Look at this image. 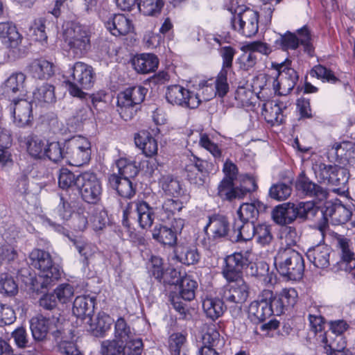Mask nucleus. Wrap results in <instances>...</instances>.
<instances>
[{
  "label": "nucleus",
  "mask_w": 355,
  "mask_h": 355,
  "mask_svg": "<svg viewBox=\"0 0 355 355\" xmlns=\"http://www.w3.org/2000/svg\"><path fill=\"white\" fill-rule=\"evenodd\" d=\"M331 150L334 151L338 163L352 166L355 164V144L344 141L333 146Z\"/></svg>",
  "instance_id": "28"
},
{
  "label": "nucleus",
  "mask_w": 355,
  "mask_h": 355,
  "mask_svg": "<svg viewBox=\"0 0 355 355\" xmlns=\"http://www.w3.org/2000/svg\"><path fill=\"white\" fill-rule=\"evenodd\" d=\"M135 142L146 157H152L157 153V140L148 130H143L137 133L135 135Z\"/></svg>",
  "instance_id": "27"
},
{
  "label": "nucleus",
  "mask_w": 355,
  "mask_h": 355,
  "mask_svg": "<svg viewBox=\"0 0 355 355\" xmlns=\"http://www.w3.org/2000/svg\"><path fill=\"white\" fill-rule=\"evenodd\" d=\"M320 214L322 218L318 225L320 231L322 232L327 230L329 223L339 225L348 222L352 215V209L336 199L334 202H327L321 208Z\"/></svg>",
  "instance_id": "7"
},
{
  "label": "nucleus",
  "mask_w": 355,
  "mask_h": 355,
  "mask_svg": "<svg viewBox=\"0 0 355 355\" xmlns=\"http://www.w3.org/2000/svg\"><path fill=\"white\" fill-rule=\"evenodd\" d=\"M125 345H122V355H141L143 352V343L139 338L130 339L124 341Z\"/></svg>",
  "instance_id": "61"
},
{
  "label": "nucleus",
  "mask_w": 355,
  "mask_h": 355,
  "mask_svg": "<svg viewBox=\"0 0 355 355\" xmlns=\"http://www.w3.org/2000/svg\"><path fill=\"white\" fill-rule=\"evenodd\" d=\"M255 96L252 91L245 87H239L235 94V99L244 107H249L254 104Z\"/></svg>",
  "instance_id": "63"
},
{
  "label": "nucleus",
  "mask_w": 355,
  "mask_h": 355,
  "mask_svg": "<svg viewBox=\"0 0 355 355\" xmlns=\"http://www.w3.org/2000/svg\"><path fill=\"white\" fill-rule=\"evenodd\" d=\"M27 151L34 158H42L45 150L44 141L38 136L30 135L25 138Z\"/></svg>",
  "instance_id": "41"
},
{
  "label": "nucleus",
  "mask_w": 355,
  "mask_h": 355,
  "mask_svg": "<svg viewBox=\"0 0 355 355\" xmlns=\"http://www.w3.org/2000/svg\"><path fill=\"white\" fill-rule=\"evenodd\" d=\"M64 143L51 142L45 148L44 155H46L51 161L58 163L64 159H67Z\"/></svg>",
  "instance_id": "48"
},
{
  "label": "nucleus",
  "mask_w": 355,
  "mask_h": 355,
  "mask_svg": "<svg viewBox=\"0 0 355 355\" xmlns=\"http://www.w3.org/2000/svg\"><path fill=\"white\" fill-rule=\"evenodd\" d=\"M12 102L10 110L13 113L15 123L19 127L29 125L33 119L32 103L24 97Z\"/></svg>",
  "instance_id": "16"
},
{
  "label": "nucleus",
  "mask_w": 355,
  "mask_h": 355,
  "mask_svg": "<svg viewBox=\"0 0 355 355\" xmlns=\"http://www.w3.org/2000/svg\"><path fill=\"white\" fill-rule=\"evenodd\" d=\"M52 62L44 59H36L31 62L28 67L30 74L37 79H48L54 74Z\"/></svg>",
  "instance_id": "31"
},
{
  "label": "nucleus",
  "mask_w": 355,
  "mask_h": 355,
  "mask_svg": "<svg viewBox=\"0 0 355 355\" xmlns=\"http://www.w3.org/2000/svg\"><path fill=\"white\" fill-rule=\"evenodd\" d=\"M254 238L257 243L261 246L269 245L274 239L272 234V227L266 223L257 225L256 234H254Z\"/></svg>",
  "instance_id": "53"
},
{
  "label": "nucleus",
  "mask_w": 355,
  "mask_h": 355,
  "mask_svg": "<svg viewBox=\"0 0 355 355\" xmlns=\"http://www.w3.org/2000/svg\"><path fill=\"white\" fill-rule=\"evenodd\" d=\"M113 322L114 320L110 315L105 313H100L94 322L92 320L88 323L89 324V331L95 337H103L110 331Z\"/></svg>",
  "instance_id": "34"
},
{
  "label": "nucleus",
  "mask_w": 355,
  "mask_h": 355,
  "mask_svg": "<svg viewBox=\"0 0 355 355\" xmlns=\"http://www.w3.org/2000/svg\"><path fill=\"white\" fill-rule=\"evenodd\" d=\"M300 42V37H297L295 33L287 31L284 35H280L279 38L276 40L275 45L283 51L295 50Z\"/></svg>",
  "instance_id": "47"
},
{
  "label": "nucleus",
  "mask_w": 355,
  "mask_h": 355,
  "mask_svg": "<svg viewBox=\"0 0 355 355\" xmlns=\"http://www.w3.org/2000/svg\"><path fill=\"white\" fill-rule=\"evenodd\" d=\"M186 342V337L181 333L171 334L168 339L169 349L172 355H180V351Z\"/></svg>",
  "instance_id": "64"
},
{
  "label": "nucleus",
  "mask_w": 355,
  "mask_h": 355,
  "mask_svg": "<svg viewBox=\"0 0 355 355\" xmlns=\"http://www.w3.org/2000/svg\"><path fill=\"white\" fill-rule=\"evenodd\" d=\"M308 259L318 268H327L332 261L335 253L325 244H318L309 248L306 253Z\"/></svg>",
  "instance_id": "17"
},
{
  "label": "nucleus",
  "mask_w": 355,
  "mask_h": 355,
  "mask_svg": "<svg viewBox=\"0 0 355 355\" xmlns=\"http://www.w3.org/2000/svg\"><path fill=\"white\" fill-rule=\"evenodd\" d=\"M207 234L210 232L214 239L225 238L230 231V222L222 214H213L209 216L208 223L204 229Z\"/></svg>",
  "instance_id": "21"
},
{
  "label": "nucleus",
  "mask_w": 355,
  "mask_h": 355,
  "mask_svg": "<svg viewBox=\"0 0 355 355\" xmlns=\"http://www.w3.org/2000/svg\"><path fill=\"white\" fill-rule=\"evenodd\" d=\"M64 146L67 159L72 166H83L87 164L91 159V143L85 137L73 136L64 141Z\"/></svg>",
  "instance_id": "6"
},
{
  "label": "nucleus",
  "mask_w": 355,
  "mask_h": 355,
  "mask_svg": "<svg viewBox=\"0 0 355 355\" xmlns=\"http://www.w3.org/2000/svg\"><path fill=\"white\" fill-rule=\"evenodd\" d=\"M33 96L39 102L52 103L55 101L54 87L50 84H43L33 92Z\"/></svg>",
  "instance_id": "51"
},
{
  "label": "nucleus",
  "mask_w": 355,
  "mask_h": 355,
  "mask_svg": "<svg viewBox=\"0 0 355 355\" xmlns=\"http://www.w3.org/2000/svg\"><path fill=\"white\" fill-rule=\"evenodd\" d=\"M71 80L67 81L70 94L78 98H85L87 93L82 89L92 88L95 83L96 73L92 66L76 62L70 69Z\"/></svg>",
  "instance_id": "4"
},
{
  "label": "nucleus",
  "mask_w": 355,
  "mask_h": 355,
  "mask_svg": "<svg viewBox=\"0 0 355 355\" xmlns=\"http://www.w3.org/2000/svg\"><path fill=\"white\" fill-rule=\"evenodd\" d=\"M0 38L2 43L9 49L10 58L16 60L24 55V51L21 46L23 37L12 23H0Z\"/></svg>",
  "instance_id": "10"
},
{
  "label": "nucleus",
  "mask_w": 355,
  "mask_h": 355,
  "mask_svg": "<svg viewBox=\"0 0 355 355\" xmlns=\"http://www.w3.org/2000/svg\"><path fill=\"white\" fill-rule=\"evenodd\" d=\"M333 173L328 185L338 187V189H343L349 178V171L340 166L333 164Z\"/></svg>",
  "instance_id": "45"
},
{
  "label": "nucleus",
  "mask_w": 355,
  "mask_h": 355,
  "mask_svg": "<svg viewBox=\"0 0 355 355\" xmlns=\"http://www.w3.org/2000/svg\"><path fill=\"white\" fill-rule=\"evenodd\" d=\"M237 187L239 198L243 199L247 194L256 191L257 184L252 177L246 174L242 176L241 183Z\"/></svg>",
  "instance_id": "60"
},
{
  "label": "nucleus",
  "mask_w": 355,
  "mask_h": 355,
  "mask_svg": "<svg viewBox=\"0 0 355 355\" xmlns=\"http://www.w3.org/2000/svg\"><path fill=\"white\" fill-rule=\"evenodd\" d=\"M164 6L162 0H139L137 8L146 16H153L159 13Z\"/></svg>",
  "instance_id": "50"
},
{
  "label": "nucleus",
  "mask_w": 355,
  "mask_h": 355,
  "mask_svg": "<svg viewBox=\"0 0 355 355\" xmlns=\"http://www.w3.org/2000/svg\"><path fill=\"white\" fill-rule=\"evenodd\" d=\"M178 286L180 298L185 301H191L195 297L197 282L191 279L190 277H183Z\"/></svg>",
  "instance_id": "42"
},
{
  "label": "nucleus",
  "mask_w": 355,
  "mask_h": 355,
  "mask_svg": "<svg viewBox=\"0 0 355 355\" xmlns=\"http://www.w3.org/2000/svg\"><path fill=\"white\" fill-rule=\"evenodd\" d=\"M55 320L58 321L59 318L54 316L46 318L42 315L33 318L30 321V328L34 340L37 341L44 340L48 333L53 329V324Z\"/></svg>",
  "instance_id": "19"
},
{
  "label": "nucleus",
  "mask_w": 355,
  "mask_h": 355,
  "mask_svg": "<svg viewBox=\"0 0 355 355\" xmlns=\"http://www.w3.org/2000/svg\"><path fill=\"white\" fill-rule=\"evenodd\" d=\"M274 264L279 275L288 280L298 281L303 277L304 259L293 248H279L275 257Z\"/></svg>",
  "instance_id": "1"
},
{
  "label": "nucleus",
  "mask_w": 355,
  "mask_h": 355,
  "mask_svg": "<svg viewBox=\"0 0 355 355\" xmlns=\"http://www.w3.org/2000/svg\"><path fill=\"white\" fill-rule=\"evenodd\" d=\"M79 175H76L67 168H62L58 175L59 187L64 190H68L74 187L78 189V179Z\"/></svg>",
  "instance_id": "49"
},
{
  "label": "nucleus",
  "mask_w": 355,
  "mask_h": 355,
  "mask_svg": "<svg viewBox=\"0 0 355 355\" xmlns=\"http://www.w3.org/2000/svg\"><path fill=\"white\" fill-rule=\"evenodd\" d=\"M217 189V194L223 200L232 201L234 199H240L237 185L230 178H223Z\"/></svg>",
  "instance_id": "37"
},
{
  "label": "nucleus",
  "mask_w": 355,
  "mask_h": 355,
  "mask_svg": "<svg viewBox=\"0 0 355 355\" xmlns=\"http://www.w3.org/2000/svg\"><path fill=\"white\" fill-rule=\"evenodd\" d=\"M109 184L118 194L125 198H131L135 194V188L130 179L123 178L116 173L109 176Z\"/></svg>",
  "instance_id": "30"
},
{
  "label": "nucleus",
  "mask_w": 355,
  "mask_h": 355,
  "mask_svg": "<svg viewBox=\"0 0 355 355\" xmlns=\"http://www.w3.org/2000/svg\"><path fill=\"white\" fill-rule=\"evenodd\" d=\"M227 282V284L222 288L221 297L227 303L237 304L241 310L242 304L249 297V285L243 279Z\"/></svg>",
  "instance_id": "12"
},
{
  "label": "nucleus",
  "mask_w": 355,
  "mask_h": 355,
  "mask_svg": "<svg viewBox=\"0 0 355 355\" xmlns=\"http://www.w3.org/2000/svg\"><path fill=\"white\" fill-rule=\"evenodd\" d=\"M297 293L293 288H284L275 296H272L275 313L277 315L283 314L286 311L293 308L297 302Z\"/></svg>",
  "instance_id": "20"
},
{
  "label": "nucleus",
  "mask_w": 355,
  "mask_h": 355,
  "mask_svg": "<svg viewBox=\"0 0 355 355\" xmlns=\"http://www.w3.org/2000/svg\"><path fill=\"white\" fill-rule=\"evenodd\" d=\"M292 189L290 185L283 182L272 184L269 189V196L278 201L287 199L291 194Z\"/></svg>",
  "instance_id": "56"
},
{
  "label": "nucleus",
  "mask_w": 355,
  "mask_h": 355,
  "mask_svg": "<svg viewBox=\"0 0 355 355\" xmlns=\"http://www.w3.org/2000/svg\"><path fill=\"white\" fill-rule=\"evenodd\" d=\"M159 184L164 193L173 197H179L184 193L180 182L172 175H162Z\"/></svg>",
  "instance_id": "39"
},
{
  "label": "nucleus",
  "mask_w": 355,
  "mask_h": 355,
  "mask_svg": "<svg viewBox=\"0 0 355 355\" xmlns=\"http://www.w3.org/2000/svg\"><path fill=\"white\" fill-rule=\"evenodd\" d=\"M146 268L150 276L154 277L158 282H162L164 273L162 258L157 256H151Z\"/></svg>",
  "instance_id": "55"
},
{
  "label": "nucleus",
  "mask_w": 355,
  "mask_h": 355,
  "mask_svg": "<svg viewBox=\"0 0 355 355\" xmlns=\"http://www.w3.org/2000/svg\"><path fill=\"white\" fill-rule=\"evenodd\" d=\"M3 237L5 243H0V261L10 262L17 257L13 243L19 237V232L10 228L4 233Z\"/></svg>",
  "instance_id": "25"
},
{
  "label": "nucleus",
  "mask_w": 355,
  "mask_h": 355,
  "mask_svg": "<svg viewBox=\"0 0 355 355\" xmlns=\"http://www.w3.org/2000/svg\"><path fill=\"white\" fill-rule=\"evenodd\" d=\"M295 186L301 194L319 200L325 199L328 195L325 189L311 181L303 172L297 177Z\"/></svg>",
  "instance_id": "18"
},
{
  "label": "nucleus",
  "mask_w": 355,
  "mask_h": 355,
  "mask_svg": "<svg viewBox=\"0 0 355 355\" xmlns=\"http://www.w3.org/2000/svg\"><path fill=\"white\" fill-rule=\"evenodd\" d=\"M295 205L297 219L302 221L312 220L321 211V209L311 201L295 203Z\"/></svg>",
  "instance_id": "38"
},
{
  "label": "nucleus",
  "mask_w": 355,
  "mask_h": 355,
  "mask_svg": "<svg viewBox=\"0 0 355 355\" xmlns=\"http://www.w3.org/2000/svg\"><path fill=\"white\" fill-rule=\"evenodd\" d=\"M159 210V207L150 206L144 200L130 202L123 211L122 224L125 227L129 228V219H132L136 220L142 229L149 228L152 226L155 215Z\"/></svg>",
  "instance_id": "5"
},
{
  "label": "nucleus",
  "mask_w": 355,
  "mask_h": 355,
  "mask_svg": "<svg viewBox=\"0 0 355 355\" xmlns=\"http://www.w3.org/2000/svg\"><path fill=\"white\" fill-rule=\"evenodd\" d=\"M272 296V291L264 290L257 300L251 302L248 309V316L252 322L261 323L272 315H275Z\"/></svg>",
  "instance_id": "11"
},
{
  "label": "nucleus",
  "mask_w": 355,
  "mask_h": 355,
  "mask_svg": "<svg viewBox=\"0 0 355 355\" xmlns=\"http://www.w3.org/2000/svg\"><path fill=\"white\" fill-rule=\"evenodd\" d=\"M283 104L268 103L264 105L265 117L268 122L281 124L284 122Z\"/></svg>",
  "instance_id": "44"
},
{
  "label": "nucleus",
  "mask_w": 355,
  "mask_h": 355,
  "mask_svg": "<svg viewBox=\"0 0 355 355\" xmlns=\"http://www.w3.org/2000/svg\"><path fill=\"white\" fill-rule=\"evenodd\" d=\"M30 264L41 272L42 288H48L61 277L62 270L55 264L49 252L35 248L29 254Z\"/></svg>",
  "instance_id": "3"
},
{
  "label": "nucleus",
  "mask_w": 355,
  "mask_h": 355,
  "mask_svg": "<svg viewBox=\"0 0 355 355\" xmlns=\"http://www.w3.org/2000/svg\"><path fill=\"white\" fill-rule=\"evenodd\" d=\"M91 34L89 30L81 25L76 24L65 33V42L69 53L75 58L85 55L91 49Z\"/></svg>",
  "instance_id": "8"
},
{
  "label": "nucleus",
  "mask_w": 355,
  "mask_h": 355,
  "mask_svg": "<svg viewBox=\"0 0 355 355\" xmlns=\"http://www.w3.org/2000/svg\"><path fill=\"white\" fill-rule=\"evenodd\" d=\"M224 262L221 273L226 281L243 279V270L249 264L246 253L244 254L241 252H234L227 256Z\"/></svg>",
  "instance_id": "14"
},
{
  "label": "nucleus",
  "mask_w": 355,
  "mask_h": 355,
  "mask_svg": "<svg viewBox=\"0 0 355 355\" xmlns=\"http://www.w3.org/2000/svg\"><path fill=\"white\" fill-rule=\"evenodd\" d=\"M148 89L141 85H135L126 88L117 95V111L125 121L131 120L140 108V104L144 101Z\"/></svg>",
  "instance_id": "2"
},
{
  "label": "nucleus",
  "mask_w": 355,
  "mask_h": 355,
  "mask_svg": "<svg viewBox=\"0 0 355 355\" xmlns=\"http://www.w3.org/2000/svg\"><path fill=\"white\" fill-rule=\"evenodd\" d=\"M134 69L140 73H148L155 71L158 67L159 60L153 53H141L132 59Z\"/></svg>",
  "instance_id": "29"
},
{
  "label": "nucleus",
  "mask_w": 355,
  "mask_h": 355,
  "mask_svg": "<svg viewBox=\"0 0 355 355\" xmlns=\"http://www.w3.org/2000/svg\"><path fill=\"white\" fill-rule=\"evenodd\" d=\"M237 215L240 221L256 222L259 217L252 203H243L237 211Z\"/></svg>",
  "instance_id": "57"
},
{
  "label": "nucleus",
  "mask_w": 355,
  "mask_h": 355,
  "mask_svg": "<svg viewBox=\"0 0 355 355\" xmlns=\"http://www.w3.org/2000/svg\"><path fill=\"white\" fill-rule=\"evenodd\" d=\"M94 309V299L89 296L82 295L76 297L72 311L78 318L86 320V323L92 321V315Z\"/></svg>",
  "instance_id": "23"
},
{
  "label": "nucleus",
  "mask_w": 355,
  "mask_h": 355,
  "mask_svg": "<svg viewBox=\"0 0 355 355\" xmlns=\"http://www.w3.org/2000/svg\"><path fill=\"white\" fill-rule=\"evenodd\" d=\"M153 238L164 245L173 247L177 244V235L168 225H156L153 230Z\"/></svg>",
  "instance_id": "36"
},
{
  "label": "nucleus",
  "mask_w": 355,
  "mask_h": 355,
  "mask_svg": "<svg viewBox=\"0 0 355 355\" xmlns=\"http://www.w3.org/2000/svg\"><path fill=\"white\" fill-rule=\"evenodd\" d=\"M241 225L237 227V235L235 241H250L252 239L256 234L257 225L255 222L241 221Z\"/></svg>",
  "instance_id": "54"
},
{
  "label": "nucleus",
  "mask_w": 355,
  "mask_h": 355,
  "mask_svg": "<svg viewBox=\"0 0 355 355\" xmlns=\"http://www.w3.org/2000/svg\"><path fill=\"white\" fill-rule=\"evenodd\" d=\"M116 338L113 340H105L101 343V354L102 355H118L121 354L122 350V343L119 344Z\"/></svg>",
  "instance_id": "62"
},
{
  "label": "nucleus",
  "mask_w": 355,
  "mask_h": 355,
  "mask_svg": "<svg viewBox=\"0 0 355 355\" xmlns=\"http://www.w3.org/2000/svg\"><path fill=\"white\" fill-rule=\"evenodd\" d=\"M300 237L295 227L291 226H285L282 236V244H284L285 247H281L280 248H292V247L297 245L300 241Z\"/></svg>",
  "instance_id": "59"
},
{
  "label": "nucleus",
  "mask_w": 355,
  "mask_h": 355,
  "mask_svg": "<svg viewBox=\"0 0 355 355\" xmlns=\"http://www.w3.org/2000/svg\"><path fill=\"white\" fill-rule=\"evenodd\" d=\"M78 189L83 200L89 204H95L101 199L102 184L96 173L86 171L79 174Z\"/></svg>",
  "instance_id": "9"
},
{
  "label": "nucleus",
  "mask_w": 355,
  "mask_h": 355,
  "mask_svg": "<svg viewBox=\"0 0 355 355\" xmlns=\"http://www.w3.org/2000/svg\"><path fill=\"white\" fill-rule=\"evenodd\" d=\"M175 257L180 263L189 266L197 263L200 255L196 246L180 245L175 248Z\"/></svg>",
  "instance_id": "33"
},
{
  "label": "nucleus",
  "mask_w": 355,
  "mask_h": 355,
  "mask_svg": "<svg viewBox=\"0 0 355 355\" xmlns=\"http://www.w3.org/2000/svg\"><path fill=\"white\" fill-rule=\"evenodd\" d=\"M352 243L346 237L338 239V246L340 250V260L336 263L338 269L351 270L355 268V254L352 250Z\"/></svg>",
  "instance_id": "22"
},
{
  "label": "nucleus",
  "mask_w": 355,
  "mask_h": 355,
  "mask_svg": "<svg viewBox=\"0 0 355 355\" xmlns=\"http://www.w3.org/2000/svg\"><path fill=\"white\" fill-rule=\"evenodd\" d=\"M26 76L21 72L12 73L4 82L2 87L3 95L13 101L24 96V82Z\"/></svg>",
  "instance_id": "15"
},
{
  "label": "nucleus",
  "mask_w": 355,
  "mask_h": 355,
  "mask_svg": "<svg viewBox=\"0 0 355 355\" xmlns=\"http://www.w3.org/2000/svg\"><path fill=\"white\" fill-rule=\"evenodd\" d=\"M202 346L214 347L216 349H223L225 345L223 338H220L219 332L216 330L215 325L209 326L202 337Z\"/></svg>",
  "instance_id": "40"
},
{
  "label": "nucleus",
  "mask_w": 355,
  "mask_h": 355,
  "mask_svg": "<svg viewBox=\"0 0 355 355\" xmlns=\"http://www.w3.org/2000/svg\"><path fill=\"white\" fill-rule=\"evenodd\" d=\"M116 166L118 168V175L123 178H134L139 173V168L136 163L125 158L118 159Z\"/></svg>",
  "instance_id": "43"
},
{
  "label": "nucleus",
  "mask_w": 355,
  "mask_h": 355,
  "mask_svg": "<svg viewBox=\"0 0 355 355\" xmlns=\"http://www.w3.org/2000/svg\"><path fill=\"white\" fill-rule=\"evenodd\" d=\"M240 28L242 33L247 37L254 35L259 30V14L257 11L246 9L238 15Z\"/></svg>",
  "instance_id": "24"
},
{
  "label": "nucleus",
  "mask_w": 355,
  "mask_h": 355,
  "mask_svg": "<svg viewBox=\"0 0 355 355\" xmlns=\"http://www.w3.org/2000/svg\"><path fill=\"white\" fill-rule=\"evenodd\" d=\"M310 75L313 77L315 76L323 82L335 83L338 81V78L336 77L331 70L321 64L315 65L311 71Z\"/></svg>",
  "instance_id": "58"
},
{
  "label": "nucleus",
  "mask_w": 355,
  "mask_h": 355,
  "mask_svg": "<svg viewBox=\"0 0 355 355\" xmlns=\"http://www.w3.org/2000/svg\"><path fill=\"white\" fill-rule=\"evenodd\" d=\"M114 336L115 338L122 343H123L124 341L132 339L133 337V333L130 327L122 317L119 318L115 322Z\"/></svg>",
  "instance_id": "52"
},
{
  "label": "nucleus",
  "mask_w": 355,
  "mask_h": 355,
  "mask_svg": "<svg viewBox=\"0 0 355 355\" xmlns=\"http://www.w3.org/2000/svg\"><path fill=\"white\" fill-rule=\"evenodd\" d=\"M312 169L319 183L328 184L334 172L333 164L315 162L313 164Z\"/></svg>",
  "instance_id": "46"
},
{
  "label": "nucleus",
  "mask_w": 355,
  "mask_h": 355,
  "mask_svg": "<svg viewBox=\"0 0 355 355\" xmlns=\"http://www.w3.org/2000/svg\"><path fill=\"white\" fill-rule=\"evenodd\" d=\"M166 98L172 105L190 109L197 108L201 102L198 94L191 92L179 85H171L168 87Z\"/></svg>",
  "instance_id": "13"
},
{
  "label": "nucleus",
  "mask_w": 355,
  "mask_h": 355,
  "mask_svg": "<svg viewBox=\"0 0 355 355\" xmlns=\"http://www.w3.org/2000/svg\"><path fill=\"white\" fill-rule=\"evenodd\" d=\"M224 300L219 298L207 297L202 301V309L206 316L215 321L222 316L226 307Z\"/></svg>",
  "instance_id": "35"
},
{
  "label": "nucleus",
  "mask_w": 355,
  "mask_h": 355,
  "mask_svg": "<svg viewBox=\"0 0 355 355\" xmlns=\"http://www.w3.org/2000/svg\"><path fill=\"white\" fill-rule=\"evenodd\" d=\"M105 26L114 36L125 35L133 28L131 21L122 14L114 15L105 22Z\"/></svg>",
  "instance_id": "26"
},
{
  "label": "nucleus",
  "mask_w": 355,
  "mask_h": 355,
  "mask_svg": "<svg viewBox=\"0 0 355 355\" xmlns=\"http://www.w3.org/2000/svg\"><path fill=\"white\" fill-rule=\"evenodd\" d=\"M229 89L227 71V69H221L215 80V86H207L204 88L206 90H210V94L204 98V101H209L216 95L223 98L229 92Z\"/></svg>",
  "instance_id": "32"
}]
</instances>
